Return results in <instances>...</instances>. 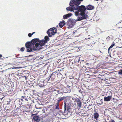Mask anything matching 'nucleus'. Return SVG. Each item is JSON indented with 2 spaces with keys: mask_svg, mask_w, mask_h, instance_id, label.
Here are the masks:
<instances>
[{
  "mask_svg": "<svg viewBox=\"0 0 122 122\" xmlns=\"http://www.w3.org/2000/svg\"><path fill=\"white\" fill-rule=\"evenodd\" d=\"M83 0H71L69 3L70 5L66 8L67 11H73L75 15L77 18L76 20L71 19H69L68 25L71 27L74 26L76 21H81L86 19L87 17V14L85 12L86 10L85 7L83 5L78 6L81 1Z\"/></svg>",
  "mask_w": 122,
  "mask_h": 122,
  "instance_id": "1",
  "label": "nucleus"
},
{
  "mask_svg": "<svg viewBox=\"0 0 122 122\" xmlns=\"http://www.w3.org/2000/svg\"><path fill=\"white\" fill-rule=\"evenodd\" d=\"M49 38L47 36H45L44 38L41 40L36 38L32 40L31 42H27L25 44V46L27 52H30L41 49L42 46L49 41Z\"/></svg>",
  "mask_w": 122,
  "mask_h": 122,
  "instance_id": "2",
  "label": "nucleus"
},
{
  "mask_svg": "<svg viewBox=\"0 0 122 122\" xmlns=\"http://www.w3.org/2000/svg\"><path fill=\"white\" fill-rule=\"evenodd\" d=\"M57 29L54 27L51 28L47 31V33L48 34L49 37H51L53 35H54L55 33H56Z\"/></svg>",
  "mask_w": 122,
  "mask_h": 122,
  "instance_id": "3",
  "label": "nucleus"
},
{
  "mask_svg": "<svg viewBox=\"0 0 122 122\" xmlns=\"http://www.w3.org/2000/svg\"><path fill=\"white\" fill-rule=\"evenodd\" d=\"M60 74H58V73L56 72H54L52 73L51 75L50 78H49V80L51 78V80L52 81H53L54 79L56 78V77H58V75H59Z\"/></svg>",
  "mask_w": 122,
  "mask_h": 122,
  "instance_id": "4",
  "label": "nucleus"
},
{
  "mask_svg": "<svg viewBox=\"0 0 122 122\" xmlns=\"http://www.w3.org/2000/svg\"><path fill=\"white\" fill-rule=\"evenodd\" d=\"M112 97L111 96H108L107 97H105L104 98V100L105 101L108 102L110 101Z\"/></svg>",
  "mask_w": 122,
  "mask_h": 122,
  "instance_id": "5",
  "label": "nucleus"
},
{
  "mask_svg": "<svg viewBox=\"0 0 122 122\" xmlns=\"http://www.w3.org/2000/svg\"><path fill=\"white\" fill-rule=\"evenodd\" d=\"M72 14L71 13H69L63 16V18L64 19H66L68 18L71 16Z\"/></svg>",
  "mask_w": 122,
  "mask_h": 122,
  "instance_id": "6",
  "label": "nucleus"
},
{
  "mask_svg": "<svg viewBox=\"0 0 122 122\" xmlns=\"http://www.w3.org/2000/svg\"><path fill=\"white\" fill-rule=\"evenodd\" d=\"M33 119L34 120L37 122H39L40 120L39 117L37 116H35L33 117Z\"/></svg>",
  "mask_w": 122,
  "mask_h": 122,
  "instance_id": "7",
  "label": "nucleus"
},
{
  "mask_svg": "<svg viewBox=\"0 0 122 122\" xmlns=\"http://www.w3.org/2000/svg\"><path fill=\"white\" fill-rule=\"evenodd\" d=\"M94 8L93 6L89 5L86 6V9L87 10H91L94 9Z\"/></svg>",
  "mask_w": 122,
  "mask_h": 122,
  "instance_id": "8",
  "label": "nucleus"
},
{
  "mask_svg": "<svg viewBox=\"0 0 122 122\" xmlns=\"http://www.w3.org/2000/svg\"><path fill=\"white\" fill-rule=\"evenodd\" d=\"M65 98V97H59L57 99V102L59 103L61 101L63 100Z\"/></svg>",
  "mask_w": 122,
  "mask_h": 122,
  "instance_id": "9",
  "label": "nucleus"
},
{
  "mask_svg": "<svg viewBox=\"0 0 122 122\" xmlns=\"http://www.w3.org/2000/svg\"><path fill=\"white\" fill-rule=\"evenodd\" d=\"M28 97L22 96L21 98V100L22 101H28Z\"/></svg>",
  "mask_w": 122,
  "mask_h": 122,
  "instance_id": "10",
  "label": "nucleus"
},
{
  "mask_svg": "<svg viewBox=\"0 0 122 122\" xmlns=\"http://www.w3.org/2000/svg\"><path fill=\"white\" fill-rule=\"evenodd\" d=\"M77 105L78 107L80 108L81 107V102L80 100L79 99L77 101Z\"/></svg>",
  "mask_w": 122,
  "mask_h": 122,
  "instance_id": "11",
  "label": "nucleus"
},
{
  "mask_svg": "<svg viewBox=\"0 0 122 122\" xmlns=\"http://www.w3.org/2000/svg\"><path fill=\"white\" fill-rule=\"evenodd\" d=\"M65 25V24L63 22H61L59 24V26L61 28H62Z\"/></svg>",
  "mask_w": 122,
  "mask_h": 122,
  "instance_id": "12",
  "label": "nucleus"
},
{
  "mask_svg": "<svg viewBox=\"0 0 122 122\" xmlns=\"http://www.w3.org/2000/svg\"><path fill=\"white\" fill-rule=\"evenodd\" d=\"M99 116V114L97 112L95 113L94 115V117L96 119H97L98 118Z\"/></svg>",
  "mask_w": 122,
  "mask_h": 122,
  "instance_id": "13",
  "label": "nucleus"
},
{
  "mask_svg": "<svg viewBox=\"0 0 122 122\" xmlns=\"http://www.w3.org/2000/svg\"><path fill=\"white\" fill-rule=\"evenodd\" d=\"M59 103L57 102L56 104V107L55 108V109L57 110H59Z\"/></svg>",
  "mask_w": 122,
  "mask_h": 122,
  "instance_id": "14",
  "label": "nucleus"
},
{
  "mask_svg": "<svg viewBox=\"0 0 122 122\" xmlns=\"http://www.w3.org/2000/svg\"><path fill=\"white\" fill-rule=\"evenodd\" d=\"M66 87L68 88V91L67 92H70L71 90V89L70 88V86L69 85H67L66 86Z\"/></svg>",
  "mask_w": 122,
  "mask_h": 122,
  "instance_id": "15",
  "label": "nucleus"
},
{
  "mask_svg": "<svg viewBox=\"0 0 122 122\" xmlns=\"http://www.w3.org/2000/svg\"><path fill=\"white\" fill-rule=\"evenodd\" d=\"M118 74L119 75H122V70L121 69L118 71Z\"/></svg>",
  "mask_w": 122,
  "mask_h": 122,
  "instance_id": "16",
  "label": "nucleus"
},
{
  "mask_svg": "<svg viewBox=\"0 0 122 122\" xmlns=\"http://www.w3.org/2000/svg\"><path fill=\"white\" fill-rule=\"evenodd\" d=\"M115 45V44L114 43H113V44H112L109 47V48L108 49V51H109V49L112 48L113 46H114Z\"/></svg>",
  "mask_w": 122,
  "mask_h": 122,
  "instance_id": "17",
  "label": "nucleus"
},
{
  "mask_svg": "<svg viewBox=\"0 0 122 122\" xmlns=\"http://www.w3.org/2000/svg\"><path fill=\"white\" fill-rule=\"evenodd\" d=\"M64 111L65 112L66 109V102H64Z\"/></svg>",
  "mask_w": 122,
  "mask_h": 122,
  "instance_id": "18",
  "label": "nucleus"
},
{
  "mask_svg": "<svg viewBox=\"0 0 122 122\" xmlns=\"http://www.w3.org/2000/svg\"><path fill=\"white\" fill-rule=\"evenodd\" d=\"M25 49V48L24 47H23L21 48L20 51H21L23 52L24 51Z\"/></svg>",
  "mask_w": 122,
  "mask_h": 122,
  "instance_id": "19",
  "label": "nucleus"
},
{
  "mask_svg": "<svg viewBox=\"0 0 122 122\" xmlns=\"http://www.w3.org/2000/svg\"><path fill=\"white\" fill-rule=\"evenodd\" d=\"M57 94H59L62 93L61 92H60V90H58L57 91Z\"/></svg>",
  "mask_w": 122,
  "mask_h": 122,
  "instance_id": "20",
  "label": "nucleus"
},
{
  "mask_svg": "<svg viewBox=\"0 0 122 122\" xmlns=\"http://www.w3.org/2000/svg\"><path fill=\"white\" fill-rule=\"evenodd\" d=\"M32 34L30 33H29L28 34V36L29 37H30L31 36Z\"/></svg>",
  "mask_w": 122,
  "mask_h": 122,
  "instance_id": "21",
  "label": "nucleus"
},
{
  "mask_svg": "<svg viewBox=\"0 0 122 122\" xmlns=\"http://www.w3.org/2000/svg\"><path fill=\"white\" fill-rule=\"evenodd\" d=\"M71 110V108H67V111L68 112H70Z\"/></svg>",
  "mask_w": 122,
  "mask_h": 122,
  "instance_id": "22",
  "label": "nucleus"
},
{
  "mask_svg": "<svg viewBox=\"0 0 122 122\" xmlns=\"http://www.w3.org/2000/svg\"><path fill=\"white\" fill-rule=\"evenodd\" d=\"M71 106V105L70 104H68V105H67V108H70V107Z\"/></svg>",
  "mask_w": 122,
  "mask_h": 122,
  "instance_id": "23",
  "label": "nucleus"
},
{
  "mask_svg": "<svg viewBox=\"0 0 122 122\" xmlns=\"http://www.w3.org/2000/svg\"><path fill=\"white\" fill-rule=\"evenodd\" d=\"M108 111H109L111 112H111V111L112 110V109L111 108H109L108 109Z\"/></svg>",
  "mask_w": 122,
  "mask_h": 122,
  "instance_id": "24",
  "label": "nucleus"
},
{
  "mask_svg": "<svg viewBox=\"0 0 122 122\" xmlns=\"http://www.w3.org/2000/svg\"><path fill=\"white\" fill-rule=\"evenodd\" d=\"M15 56L16 57H17V58H20V57H18V55H17V56Z\"/></svg>",
  "mask_w": 122,
  "mask_h": 122,
  "instance_id": "25",
  "label": "nucleus"
},
{
  "mask_svg": "<svg viewBox=\"0 0 122 122\" xmlns=\"http://www.w3.org/2000/svg\"><path fill=\"white\" fill-rule=\"evenodd\" d=\"M35 32H33L32 33V35L34 33H35Z\"/></svg>",
  "mask_w": 122,
  "mask_h": 122,
  "instance_id": "26",
  "label": "nucleus"
},
{
  "mask_svg": "<svg viewBox=\"0 0 122 122\" xmlns=\"http://www.w3.org/2000/svg\"><path fill=\"white\" fill-rule=\"evenodd\" d=\"M102 55V54H99V56H101Z\"/></svg>",
  "mask_w": 122,
  "mask_h": 122,
  "instance_id": "27",
  "label": "nucleus"
},
{
  "mask_svg": "<svg viewBox=\"0 0 122 122\" xmlns=\"http://www.w3.org/2000/svg\"><path fill=\"white\" fill-rule=\"evenodd\" d=\"M2 55L0 54V58L2 57Z\"/></svg>",
  "mask_w": 122,
  "mask_h": 122,
  "instance_id": "28",
  "label": "nucleus"
},
{
  "mask_svg": "<svg viewBox=\"0 0 122 122\" xmlns=\"http://www.w3.org/2000/svg\"><path fill=\"white\" fill-rule=\"evenodd\" d=\"M87 109H89V107H87ZM90 110V109H88L89 110Z\"/></svg>",
  "mask_w": 122,
  "mask_h": 122,
  "instance_id": "29",
  "label": "nucleus"
},
{
  "mask_svg": "<svg viewBox=\"0 0 122 122\" xmlns=\"http://www.w3.org/2000/svg\"><path fill=\"white\" fill-rule=\"evenodd\" d=\"M86 64L87 65H88L89 64V63H87Z\"/></svg>",
  "mask_w": 122,
  "mask_h": 122,
  "instance_id": "30",
  "label": "nucleus"
},
{
  "mask_svg": "<svg viewBox=\"0 0 122 122\" xmlns=\"http://www.w3.org/2000/svg\"><path fill=\"white\" fill-rule=\"evenodd\" d=\"M79 92H81V93H82L81 92V90H80V91H79Z\"/></svg>",
  "mask_w": 122,
  "mask_h": 122,
  "instance_id": "31",
  "label": "nucleus"
},
{
  "mask_svg": "<svg viewBox=\"0 0 122 122\" xmlns=\"http://www.w3.org/2000/svg\"><path fill=\"white\" fill-rule=\"evenodd\" d=\"M96 0V1H98L99 0Z\"/></svg>",
  "mask_w": 122,
  "mask_h": 122,
  "instance_id": "32",
  "label": "nucleus"
},
{
  "mask_svg": "<svg viewBox=\"0 0 122 122\" xmlns=\"http://www.w3.org/2000/svg\"><path fill=\"white\" fill-rule=\"evenodd\" d=\"M16 68V67H15L14 68Z\"/></svg>",
  "mask_w": 122,
  "mask_h": 122,
  "instance_id": "33",
  "label": "nucleus"
},
{
  "mask_svg": "<svg viewBox=\"0 0 122 122\" xmlns=\"http://www.w3.org/2000/svg\"><path fill=\"white\" fill-rule=\"evenodd\" d=\"M43 111H44V109L43 110Z\"/></svg>",
  "mask_w": 122,
  "mask_h": 122,
  "instance_id": "34",
  "label": "nucleus"
},
{
  "mask_svg": "<svg viewBox=\"0 0 122 122\" xmlns=\"http://www.w3.org/2000/svg\"><path fill=\"white\" fill-rule=\"evenodd\" d=\"M43 111H44V109L43 110Z\"/></svg>",
  "mask_w": 122,
  "mask_h": 122,
  "instance_id": "35",
  "label": "nucleus"
},
{
  "mask_svg": "<svg viewBox=\"0 0 122 122\" xmlns=\"http://www.w3.org/2000/svg\"><path fill=\"white\" fill-rule=\"evenodd\" d=\"M100 51V52L101 53V52Z\"/></svg>",
  "mask_w": 122,
  "mask_h": 122,
  "instance_id": "36",
  "label": "nucleus"
},
{
  "mask_svg": "<svg viewBox=\"0 0 122 122\" xmlns=\"http://www.w3.org/2000/svg\"><path fill=\"white\" fill-rule=\"evenodd\" d=\"M57 27H57H56V28Z\"/></svg>",
  "mask_w": 122,
  "mask_h": 122,
  "instance_id": "37",
  "label": "nucleus"
}]
</instances>
